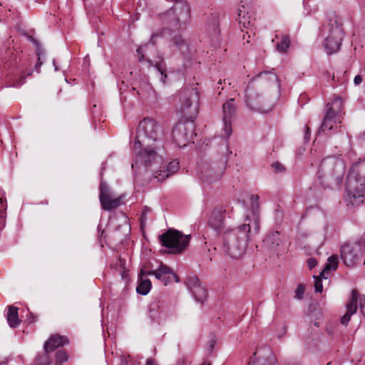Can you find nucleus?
I'll use <instances>...</instances> for the list:
<instances>
[{
	"label": "nucleus",
	"instance_id": "obj_1",
	"mask_svg": "<svg viewBox=\"0 0 365 365\" xmlns=\"http://www.w3.org/2000/svg\"><path fill=\"white\" fill-rule=\"evenodd\" d=\"M162 135L161 125L153 118H145L139 122L133 145L135 163L132 168L138 165L152 168L161 163Z\"/></svg>",
	"mask_w": 365,
	"mask_h": 365
},
{
	"label": "nucleus",
	"instance_id": "obj_2",
	"mask_svg": "<svg viewBox=\"0 0 365 365\" xmlns=\"http://www.w3.org/2000/svg\"><path fill=\"white\" fill-rule=\"evenodd\" d=\"M278 77L272 72H263L255 76L246 90V103L251 109L267 113L272 110L273 103L269 100L262 96L256 91V88L269 87L276 86Z\"/></svg>",
	"mask_w": 365,
	"mask_h": 365
},
{
	"label": "nucleus",
	"instance_id": "obj_3",
	"mask_svg": "<svg viewBox=\"0 0 365 365\" xmlns=\"http://www.w3.org/2000/svg\"><path fill=\"white\" fill-rule=\"evenodd\" d=\"M256 233L253 231L251 222H245L235 228H226L222 232L223 247L231 257L238 258L244 254L252 235Z\"/></svg>",
	"mask_w": 365,
	"mask_h": 365
},
{
	"label": "nucleus",
	"instance_id": "obj_4",
	"mask_svg": "<svg viewBox=\"0 0 365 365\" xmlns=\"http://www.w3.org/2000/svg\"><path fill=\"white\" fill-rule=\"evenodd\" d=\"M345 171V164L340 158L329 156L321 161L317 177L322 186L333 188L340 186Z\"/></svg>",
	"mask_w": 365,
	"mask_h": 365
},
{
	"label": "nucleus",
	"instance_id": "obj_5",
	"mask_svg": "<svg viewBox=\"0 0 365 365\" xmlns=\"http://www.w3.org/2000/svg\"><path fill=\"white\" fill-rule=\"evenodd\" d=\"M365 192V160L352 165L346 181V200L351 205L364 202Z\"/></svg>",
	"mask_w": 365,
	"mask_h": 365
},
{
	"label": "nucleus",
	"instance_id": "obj_6",
	"mask_svg": "<svg viewBox=\"0 0 365 365\" xmlns=\"http://www.w3.org/2000/svg\"><path fill=\"white\" fill-rule=\"evenodd\" d=\"M344 101L340 97H335L327 105V112L318 133L330 130L340 124L344 115Z\"/></svg>",
	"mask_w": 365,
	"mask_h": 365
},
{
	"label": "nucleus",
	"instance_id": "obj_7",
	"mask_svg": "<svg viewBox=\"0 0 365 365\" xmlns=\"http://www.w3.org/2000/svg\"><path fill=\"white\" fill-rule=\"evenodd\" d=\"M162 245L171 250V253L179 254L183 252L190 244V235H184L180 231L168 229L159 237Z\"/></svg>",
	"mask_w": 365,
	"mask_h": 365
},
{
	"label": "nucleus",
	"instance_id": "obj_8",
	"mask_svg": "<svg viewBox=\"0 0 365 365\" xmlns=\"http://www.w3.org/2000/svg\"><path fill=\"white\" fill-rule=\"evenodd\" d=\"M167 16L173 29H184L191 20L190 6L187 1H182L175 4Z\"/></svg>",
	"mask_w": 365,
	"mask_h": 365
},
{
	"label": "nucleus",
	"instance_id": "obj_9",
	"mask_svg": "<svg viewBox=\"0 0 365 365\" xmlns=\"http://www.w3.org/2000/svg\"><path fill=\"white\" fill-rule=\"evenodd\" d=\"M194 136H196V133L193 120L180 121L173 130V139L180 148L186 146Z\"/></svg>",
	"mask_w": 365,
	"mask_h": 365
},
{
	"label": "nucleus",
	"instance_id": "obj_10",
	"mask_svg": "<svg viewBox=\"0 0 365 365\" xmlns=\"http://www.w3.org/2000/svg\"><path fill=\"white\" fill-rule=\"evenodd\" d=\"M364 252L363 242L346 243L341 247V258L346 267H351L360 261Z\"/></svg>",
	"mask_w": 365,
	"mask_h": 365
},
{
	"label": "nucleus",
	"instance_id": "obj_11",
	"mask_svg": "<svg viewBox=\"0 0 365 365\" xmlns=\"http://www.w3.org/2000/svg\"><path fill=\"white\" fill-rule=\"evenodd\" d=\"M148 275H154L158 279L162 281L165 285L175 280L178 282V275L167 265L161 263L159 268L153 270L150 264H145L140 269L139 278L142 279Z\"/></svg>",
	"mask_w": 365,
	"mask_h": 365
},
{
	"label": "nucleus",
	"instance_id": "obj_12",
	"mask_svg": "<svg viewBox=\"0 0 365 365\" xmlns=\"http://www.w3.org/2000/svg\"><path fill=\"white\" fill-rule=\"evenodd\" d=\"M180 109L192 118L199 110V95L194 90H183L180 93Z\"/></svg>",
	"mask_w": 365,
	"mask_h": 365
},
{
	"label": "nucleus",
	"instance_id": "obj_13",
	"mask_svg": "<svg viewBox=\"0 0 365 365\" xmlns=\"http://www.w3.org/2000/svg\"><path fill=\"white\" fill-rule=\"evenodd\" d=\"M277 361L271 347L261 346L250 357L247 365H275Z\"/></svg>",
	"mask_w": 365,
	"mask_h": 365
},
{
	"label": "nucleus",
	"instance_id": "obj_14",
	"mask_svg": "<svg viewBox=\"0 0 365 365\" xmlns=\"http://www.w3.org/2000/svg\"><path fill=\"white\" fill-rule=\"evenodd\" d=\"M225 169L224 163L205 164L201 170L202 180L212 183L221 178Z\"/></svg>",
	"mask_w": 365,
	"mask_h": 365
},
{
	"label": "nucleus",
	"instance_id": "obj_15",
	"mask_svg": "<svg viewBox=\"0 0 365 365\" xmlns=\"http://www.w3.org/2000/svg\"><path fill=\"white\" fill-rule=\"evenodd\" d=\"M223 133H222V138H228L232 133V120L235 115V99L230 98L223 103Z\"/></svg>",
	"mask_w": 365,
	"mask_h": 365
},
{
	"label": "nucleus",
	"instance_id": "obj_16",
	"mask_svg": "<svg viewBox=\"0 0 365 365\" xmlns=\"http://www.w3.org/2000/svg\"><path fill=\"white\" fill-rule=\"evenodd\" d=\"M225 209L222 206L215 207L210 212L207 220L208 225L220 235L225 230Z\"/></svg>",
	"mask_w": 365,
	"mask_h": 365
},
{
	"label": "nucleus",
	"instance_id": "obj_17",
	"mask_svg": "<svg viewBox=\"0 0 365 365\" xmlns=\"http://www.w3.org/2000/svg\"><path fill=\"white\" fill-rule=\"evenodd\" d=\"M100 203L101 207L106 210H110L118 207L120 203V197H113L106 183H100Z\"/></svg>",
	"mask_w": 365,
	"mask_h": 365
},
{
	"label": "nucleus",
	"instance_id": "obj_18",
	"mask_svg": "<svg viewBox=\"0 0 365 365\" xmlns=\"http://www.w3.org/2000/svg\"><path fill=\"white\" fill-rule=\"evenodd\" d=\"M163 161L159 165H155L152 168L145 167L146 170H150L155 174V178L158 180H163L170 175L175 173L180 168L179 163L177 160L170 162L168 165L163 166Z\"/></svg>",
	"mask_w": 365,
	"mask_h": 365
},
{
	"label": "nucleus",
	"instance_id": "obj_19",
	"mask_svg": "<svg viewBox=\"0 0 365 365\" xmlns=\"http://www.w3.org/2000/svg\"><path fill=\"white\" fill-rule=\"evenodd\" d=\"M187 287L198 302L202 303L207 297V289L197 277H190L187 281Z\"/></svg>",
	"mask_w": 365,
	"mask_h": 365
},
{
	"label": "nucleus",
	"instance_id": "obj_20",
	"mask_svg": "<svg viewBox=\"0 0 365 365\" xmlns=\"http://www.w3.org/2000/svg\"><path fill=\"white\" fill-rule=\"evenodd\" d=\"M172 47L178 51L187 61H190L192 59L193 53L190 48V44L181 35L173 36Z\"/></svg>",
	"mask_w": 365,
	"mask_h": 365
},
{
	"label": "nucleus",
	"instance_id": "obj_21",
	"mask_svg": "<svg viewBox=\"0 0 365 365\" xmlns=\"http://www.w3.org/2000/svg\"><path fill=\"white\" fill-rule=\"evenodd\" d=\"M259 197L258 195H252L250 197L252 214V216H247L245 218V222H251L254 233H258L259 230V214L258 210L259 208Z\"/></svg>",
	"mask_w": 365,
	"mask_h": 365
},
{
	"label": "nucleus",
	"instance_id": "obj_22",
	"mask_svg": "<svg viewBox=\"0 0 365 365\" xmlns=\"http://www.w3.org/2000/svg\"><path fill=\"white\" fill-rule=\"evenodd\" d=\"M321 34L324 36L336 37L337 39L343 38L342 24L336 19H330L327 25L323 26L321 29Z\"/></svg>",
	"mask_w": 365,
	"mask_h": 365
},
{
	"label": "nucleus",
	"instance_id": "obj_23",
	"mask_svg": "<svg viewBox=\"0 0 365 365\" xmlns=\"http://www.w3.org/2000/svg\"><path fill=\"white\" fill-rule=\"evenodd\" d=\"M31 74V72L29 71L25 75L23 68H17L16 71L7 73L6 82H7L9 86L18 88L24 83L26 77Z\"/></svg>",
	"mask_w": 365,
	"mask_h": 365
},
{
	"label": "nucleus",
	"instance_id": "obj_24",
	"mask_svg": "<svg viewBox=\"0 0 365 365\" xmlns=\"http://www.w3.org/2000/svg\"><path fill=\"white\" fill-rule=\"evenodd\" d=\"M358 291L356 289H353L351 292V299L346 304V312L341 318V323L342 324L347 325L351 319V315L356 312L358 308Z\"/></svg>",
	"mask_w": 365,
	"mask_h": 365
},
{
	"label": "nucleus",
	"instance_id": "obj_25",
	"mask_svg": "<svg viewBox=\"0 0 365 365\" xmlns=\"http://www.w3.org/2000/svg\"><path fill=\"white\" fill-rule=\"evenodd\" d=\"M165 309V302L160 299H154L148 305L149 317L154 321L160 322Z\"/></svg>",
	"mask_w": 365,
	"mask_h": 365
},
{
	"label": "nucleus",
	"instance_id": "obj_26",
	"mask_svg": "<svg viewBox=\"0 0 365 365\" xmlns=\"http://www.w3.org/2000/svg\"><path fill=\"white\" fill-rule=\"evenodd\" d=\"M67 344H68V340L66 336L53 335L46 342L43 349L45 352L48 354Z\"/></svg>",
	"mask_w": 365,
	"mask_h": 365
},
{
	"label": "nucleus",
	"instance_id": "obj_27",
	"mask_svg": "<svg viewBox=\"0 0 365 365\" xmlns=\"http://www.w3.org/2000/svg\"><path fill=\"white\" fill-rule=\"evenodd\" d=\"M219 26V17L217 16H212L207 24V30L211 37L212 41L214 43H217L219 42V37L220 34Z\"/></svg>",
	"mask_w": 365,
	"mask_h": 365
},
{
	"label": "nucleus",
	"instance_id": "obj_28",
	"mask_svg": "<svg viewBox=\"0 0 365 365\" xmlns=\"http://www.w3.org/2000/svg\"><path fill=\"white\" fill-rule=\"evenodd\" d=\"M236 20L240 27L248 28L251 25L252 16L245 6L241 5L239 6Z\"/></svg>",
	"mask_w": 365,
	"mask_h": 365
},
{
	"label": "nucleus",
	"instance_id": "obj_29",
	"mask_svg": "<svg viewBox=\"0 0 365 365\" xmlns=\"http://www.w3.org/2000/svg\"><path fill=\"white\" fill-rule=\"evenodd\" d=\"M343 38H336V37L325 36L324 48L328 54H332L339 51Z\"/></svg>",
	"mask_w": 365,
	"mask_h": 365
},
{
	"label": "nucleus",
	"instance_id": "obj_30",
	"mask_svg": "<svg viewBox=\"0 0 365 365\" xmlns=\"http://www.w3.org/2000/svg\"><path fill=\"white\" fill-rule=\"evenodd\" d=\"M18 307L14 305H10L7 307V315H6V317H7L9 325L13 327V329L16 327L21 322L18 316Z\"/></svg>",
	"mask_w": 365,
	"mask_h": 365
},
{
	"label": "nucleus",
	"instance_id": "obj_31",
	"mask_svg": "<svg viewBox=\"0 0 365 365\" xmlns=\"http://www.w3.org/2000/svg\"><path fill=\"white\" fill-rule=\"evenodd\" d=\"M281 234L279 231H275L268 235L264 240V244L269 246L271 249L276 250L281 244Z\"/></svg>",
	"mask_w": 365,
	"mask_h": 365
},
{
	"label": "nucleus",
	"instance_id": "obj_32",
	"mask_svg": "<svg viewBox=\"0 0 365 365\" xmlns=\"http://www.w3.org/2000/svg\"><path fill=\"white\" fill-rule=\"evenodd\" d=\"M338 257L336 255H331L329 257L328 262L322 272H320V275L324 277V274H328L331 270H336L338 267Z\"/></svg>",
	"mask_w": 365,
	"mask_h": 365
},
{
	"label": "nucleus",
	"instance_id": "obj_33",
	"mask_svg": "<svg viewBox=\"0 0 365 365\" xmlns=\"http://www.w3.org/2000/svg\"><path fill=\"white\" fill-rule=\"evenodd\" d=\"M6 218V198L4 195H0V231L5 226Z\"/></svg>",
	"mask_w": 365,
	"mask_h": 365
},
{
	"label": "nucleus",
	"instance_id": "obj_34",
	"mask_svg": "<svg viewBox=\"0 0 365 365\" xmlns=\"http://www.w3.org/2000/svg\"><path fill=\"white\" fill-rule=\"evenodd\" d=\"M148 62L149 64L152 66L155 67L158 71L160 73V81L165 83V81L167 78V73H166V68L165 66V64L163 63V58H160V61H156L155 63H153L150 60H148Z\"/></svg>",
	"mask_w": 365,
	"mask_h": 365
},
{
	"label": "nucleus",
	"instance_id": "obj_35",
	"mask_svg": "<svg viewBox=\"0 0 365 365\" xmlns=\"http://www.w3.org/2000/svg\"><path fill=\"white\" fill-rule=\"evenodd\" d=\"M140 279V282L137 286L136 291L140 294L145 295L149 292L151 288V282L148 279H143V277Z\"/></svg>",
	"mask_w": 365,
	"mask_h": 365
},
{
	"label": "nucleus",
	"instance_id": "obj_36",
	"mask_svg": "<svg viewBox=\"0 0 365 365\" xmlns=\"http://www.w3.org/2000/svg\"><path fill=\"white\" fill-rule=\"evenodd\" d=\"M290 45V39L287 36H284L281 42L277 45V48L279 51L285 53Z\"/></svg>",
	"mask_w": 365,
	"mask_h": 365
},
{
	"label": "nucleus",
	"instance_id": "obj_37",
	"mask_svg": "<svg viewBox=\"0 0 365 365\" xmlns=\"http://www.w3.org/2000/svg\"><path fill=\"white\" fill-rule=\"evenodd\" d=\"M322 278L327 279V277H322L320 274L318 277H314V290L316 292H322L323 290V286L322 282Z\"/></svg>",
	"mask_w": 365,
	"mask_h": 365
},
{
	"label": "nucleus",
	"instance_id": "obj_38",
	"mask_svg": "<svg viewBox=\"0 0 365 365\" xmlns=\"http://www.w3.org/2000/svg\"><path fill=\"white\" fill-rule=\"evenodd\" d=\"M35 364L36 365H50V361L46 353L37 357Z\"/></svg>",
	"mask_w": 365,
	"mask_h": 365
},
{
	"label": "nucleus",
	"instance_id": "obj_39",
	"mask_svg": "<svg viewBox=\"0 0 365 365\" xmlns=\"http://www.w3.org/2000/svg\"><path fill=\"white\" fill-rule=\"evenodd\" d=\"M304 292V286L302 284H299L295 289V299H301L303 297Z\"/></svg>",
	"mask_w": 365,
	"mask_h": 365
},
{
	"label": "nucleus",
	"instance_id": "obj_40",
	"mask_svg": "<svg viewBox=\"0 0 365 365\" xmlns=\"http://www.w3.org/2000/svg\"><path fill=\"white\" fill-rule=\"evenodd\" d=\"M68 359V356L64 351H58L56 354V360L61 362H66Z\"/></svg>",
	"mask_w": 365,
	"mask_h": 365
},
{
	"label": "nucleus",
	"instance_id": "obj_41",
	"mask_svg": "<svg viewBox=\"0 0 365 365\" xmlns=\"http://www.w3.org/2000/svg\"><path fill=\"white\" fill-rule=\"evenodd\" d=\"M149 46L148 44H146L144 48L143 47H138L137 48V53H138V60L139 61H142L143 60H147L145 58V54H144V52H145V49H146V48H148Z\"/></svg>",
	"mask_w": 365,
	"mask_h": 365
},
{
	"label": "nucleus",
	"instance_id": "obj_42",
	"mask_svg": "<svg viewBox=\"0 0 365 365\" xmlns=\"http://www.w3.org/2000/svg\"><path fill=\"white\" fill-rule=\"evenodd\" d=\"M272 167L276 173H282L285 170L284 167L279 162L274 163Z\"/></svg>",
	"mask_w": 365,
	"mask_h": 365
},
{
	"label": "nucleus",
	"instance_id": "obj_43",
	"mask_svg": "<svg viewBox=\"0 0 365 365\" xmlns=\"http://www.w3.org/2000/svg\"><path fill=\"white\" fill-rule=\"evenodd\" d=\"M317 264V261L315 258L311 257L307 259V265L310 269L314 268Z\"/></svg>",
	"mask_w": 365,
	"mask_h": 365
},
{
	"label": "nucleus",
	"instance_id": "obj_44",
	"mask_svg": "<svg viewBox=\"0 0 365 365\" xmlns=\"http://www.w3.org/2000/svg\"><path fill=\"white\" fill-rule=\"evenodd\" d=\"M360 308L362 314L365 317V295L360 298Z\"/></svg>",
	"mask_w": 365,
	"mask_h": 365
},
{
	"label": "nucleus",
	"instance_id": "obj_45",
	"mask_svg": "<svg viewBox=\"0 0 365 365\" xmlns=\"http://www.w3.org/2000/svg\"><path fill=\"white\" fill-rule=\"evenodd\" d=\"M42 65V62L41 61V56L39 53H38V62L35 65V70L37 73L40 72V67Z\"/></svg>",
	"mask_w": 365,
	"mask_h": 365
},
{
	"label": "nucleus",
	"instance_id": "obj_46",
	"mask_svg": "<svg viewBox=\"0 0 365 365\" xmlns=\"http://www.w3.org/2000/svg\"><path fill=\"white\" fill-rule=\"evenodd\" d=\"M363 81V78L360 75L355 76L354 79V84L358 86L360 85Z\"/></svg>",
	"mask_w": 365,
	"mask_h": 365
},
{
	"label": "nucleus",
	"instance_id": "obj_47",
	"mask_svg": "<svg viewBox=\"0 0 365 365\" xmlns=\"http://www.w3.org/2000/svg\"><path fill=\"white\" fill-rule=\"evenodd\" d=\"M324 75H325L326 78H327V81H329V79H331V81H334V74L331 75L328 71H326Z\"/></svg>",
	"mask_w": 365,
	"mask_h": 365
},
{
	"label": "nucleus",
	"instance_id": "obj_48",
	"mask_svg": "<svg viewBox=\"0 0 365 365\" xmlns=\"http://www.w3.org/2000/svg\"><path fill=\"white\" fill-rule=\"evenodd\" d=\"M309 128L307 125H305L304 140H309Z\"/></svg>",
	"mask_w": 365,
	"mask_h": 365
},
{
	"label": "nucleus",
	"instance_id": "obj_49",
	"mask_svg": "<svg viewBox=\"0 0 365 365\" xmlns=\"http://www.w3.org/2000/svg\"><path fill=\"white\" fill-rule=\"evenodd\" d=\"M146 365H157L156 361L153 359H148L146 361Z\"/></svg>",
	"mask_w": 365,
	"mask_h": 365
},
{
	"label": "nucleus",
	"instance_id": "obj_50",
	"mask_svg": "<svg viewBox=\"0 0 365 365\" xmlns=\"http://www.w3.org/2000/svg\"><path fill=\"white\" fill-rule=\"evenodd\" d=\"M31 322H35L36 321L35 317L33 316L31 314Z\"/></svg>",
	"mask_w": 365,
	"mask_h": 365
},
{
	"label": "nucleus",
	"instance_id": "obj_51",
	"mask_svg": "<svg viewBox=\"0 0 365 365\" xmlns=\"http://www.w3.org/2000/svg\"><path fill=\"white\" fill-rule=\"evenodd\" d=\"M145 211H143L142 215H141V219H143V217H145Z\"/></svg>",
	"mask_w": 365,
	"mask_h": 365
},
{
	"label": "nucleus",
	"instance_id": "obj_52",
	"mask_svg": "<svg viewBox=\"0 0 365 365\" xmlns=\"http://www.w3.org/2000/svg\"><path fill=\"white\" fill-rule=\"evenodd\" d=\"M56 365H62V363L56 360Z\"/></svg>",
	"mask_w": 365,
	"mask_h": 365
},
{
	"label": "nucleus",
	"instance_id": "obj_53",
	"mask_svg": "<svg viewBox=\"0 0 365 365\" xmlns=\"http://www.w3.org/2000/svg\"><path fill=\"white\" fill-rule=\"evenodd\" d=\"M137 93H138V95L139 96H141V94H142L141 91H140V90L137 91Z\"/></svg>",
	"mask_w": 365,
	"mask_h": 365
},
{
	"label": "nucleus",
	"instance_id": "obj_54",
	"mask_svg": "<svg viewBox=\"0 0 365 365\" xmlns=\"http://www.w3.org/2000/svg\"><path fill=\"white\" fill-rule=\"evenodd\" d=\"M314 326H315L316 327H319V322H315L314 323Z\"/></svg>",
	"mask_w": 365,
	"mask_h": 365
},
{
	"label": "nucleus",
	"instance_id": "obj_55",
	"mask_svg": "<svg viewBox=\"0 0 365 365\" xmlns=\"http://www.w3.org/2000/svg\"><path fill=\"white\" fill-rule=\"evenodd\" d=\"M201 365H210V364L203 363Z\"/></svg>",
	"mask_w": 365,
	"mask_h": 365
},
{
	"label": "nucleus",
	"instance_id": "obj_56",
	"mask_svg": "<svg viewBox=\"0 0 365 365\" xmlns=\"http://www.w3.org/2000/svg\"><path fill=\"white\" fill-rule=\"evenodd\" d=\"M184 67L186 68L187 67V65L186 63L184 64Z\"/></svg>",
	"mask_w": 365,
	"mask_h": 365
},
{
	"label": "nucleus",
	"instance_id": "obj_57",
	"mask_svg": "<svg viewBox=\"0 0 365 365\" xmlns=\"http://www.w3.org/2000/svg\"><path fill=\"white\" fill-rule=\"evenodd\" d=\"M218 83H220V84L222 83L221 80L219 81Z\"/></svg>",
	"mask_w": 365,
	"mask_h": 365
}]
</instances>
